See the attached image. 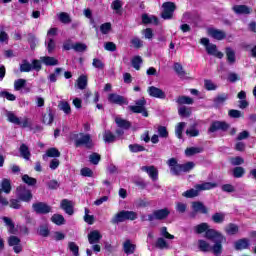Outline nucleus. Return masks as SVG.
Listing matches in <instances>:
<instances>
[{
  "mask_svg": "<svg viewBox=\"0 0 256 256\" xmlns=\"http://www.w3.org/2000/svg\"><path fill=\"white\" fill-rule=\"evenodd\" d=\"M206 239L214 243L213 246L205 240L198 241V247L203 253H213V255L221 256L223 253V243L227 241L221 232L211 229L207 230L205 234Z\"/></svg>",
  "mask_w": 256,
  "mask_h": 256,
  "instance_id": "nucleus-1",
  "label": "nucleus"
},
{
  "mask_svg": "<svg viewBox=\"0 0 256 256\" xmlns=\"http://www.w3.org/2000/svg\"><path fill=\"white\" fill-rule=\"evenodd\" d=\"M167 165L171 173H173V175H181V173H188V171H191V169H193V162L179 164L177 158L168 159Z\"/></svg>",
  "mask_w": 256,
  "mask_h": 256,
  "instance_id": "nucleus-2",
  "label": "nucleus"
},
{
  "mask_svg": "<svg viewBox=\"0 0 256 256\" xmlns=\"http://www.w3.org/2000/svg\"><path fill=\"white\" fill-rule=\"evenodd\" d=\"M6 117L9 121V123H13L14 125H19L23 129H27V127L33 126V122L31 121L30 118L24 117L21 119V118L17 117V115H15V113H13L11 111L6 112Z\"/></svg>",
  "mask_w": 256,
  "mask_h": 256,
  "instance_id": "nucleus-3",
  "label": "nucleus"
},
{
  "mask_svg": "<svg viewBox=\"0 0 256 256\" xmlns=\"http://www.w3.org/2000/svg\"><path fill=\"white\" fill-rule=\"evenodd\" d=\"M201 44L204 45L208 55H211L212 57H217V59H223V52L217 49V45L210 43L208 38H202Z\"/></svg>",
  "mask_w": 256,
  "mask_h": 256,
  "instance_id": "nucleus-4",
  "label": "nucleus"
},
{
  "mask_svg": "<svg viewBox=\"0 0 256 256\" xmlns=\"http://www.w3.org/2000/svg\"><path fill=\"white\" fill-rule=\"evenodd\" d=\"M71 139L75 141L76 147H91V135L85 133L72 134Z\"/></svg>",
  "mask_w": 256,
  "mask_h": 256,
  "instance_id": "nucleus-5",
  "label": "nucleus"
},
{
  "mask_svg": "<svg viewBox=\"0 0 256 256\" xmlns=\"http://www.w3.org/2000/svg\"><path fill=\"white\" fill-rule=\"evenodd\" d=\"M145 105H147V101H145V98H141L135 102V106H128V109L132 113H142L143 117H149Z\"/></svg>",
  "mask_w": 256,
  "mask_h": 256,
  "instance_id": "nucleus-6",
  "label": "nucleus"
},
{
  "mask_svg": "<svg viewBox=\"0 0 256 256\" xmlns=\"http://www.w3.org/2000/svg\"><path fill=\"white\" fill-rule=\"evenodd\" d=\"M16 195L20 199V201H24L25 203H29L31 199H33V194L31 190L27 189L25 186H19L16 189Z\"/></svg>",
  "mask_w": 256,
  "mask_h": 256,
  "instance_id": "nucleus-7",
  "label": "nucleus"
},
{
  "mask_svg": "<svg viewBox=\"0 0 256 256\" xmlns=\"http://www.w3.org/2000/svg\"><path fill=\"white\" fill-rule=\"evenodd\" d=\"M217 187V183L215 182H203L201 184H196L194 186L193 197H197L201 191H209L211 189H215Z\"/></svg>",
  "mask_w": 256,
  "mask_h": 256,
  "instance_id": "nucleus-8",
  "label": "nucleus"
},
{
  "mask_svg": "<svg viewBox=\"0 0 256 256\" xmlns=\"http://www.w3.org/2000/svg\"><path fill=\"white\" fill-rule=\"evenodd\" d=\"M206 33L208 37H212V39H215L216 41H223V39L227 37V33H225V31L214 27L207 28Z\"/></svg>",
  "mask_w": 256,
  "mask_h": 256,
  "instance_id": "nucleus-9",
  "label": "nucleus"
},
{
  "mask_svg": "<svg viewBox=\"0 0 256 256\" xmlns=\"http://www.w3.org/2000/svg\"><path fill=\"white\" fill-rule=\"evenodd\" d=\"M169 213V209L167 208L155 210L152 214L148 215V221H161L163 219H167V217H169Z\"/></svg>",
  "mask_w": 256,
  "mask_h": 256,
  "instance_id": "nucleus-10",
  "label": "nucleus"
},
{
  "mask_svg": "<svg viewBox=\"0 0 256 256\" xmlns=\"http://www.w3.org/2000/svg\"><path fill=\"white\" fill-rule=\"evenodd\" d=\"M229 124L223 121H214L211 123L208 133H217V131H227Z\"/></svg>",
  "mask_w": 256,
  "mask_h": 256,
  "instance_id": "nucleus-11",
  "label": "nucleus"
},
{
  "mask_svg": "<svg viewBox=\"0 0 256 256\" xmlns=\"http://www.w3.org/2000/svg\"><path fill=\"white\" fill-rule=\"evenodd\" d=\"M163 12H162V19H171L173 17V13L175 12V3L173 2H166L162 5Z\"/></svg>",
  "mask_w": 256,
  "mask_h": 256,
  "instance_id": "nucleus-12",
  "label": "nucleus"
},
{
  "mask_svg": "<svg viewBox=\"0 0 256 256\" xmlns=\"http://www.w3.org/2000/svg\"><path fill=\"white\" fill-rule=\"evenodd\" d=\"M33 210L35 213L45 215L47 213H51V206L47 205L43 202H37L32 205Z\"/></svg>",
  "mask_w": 256,
  "mask_h": 256,
  "instance_id": "nucleus-13",
  "label": "nucleus"
},
{
  "mask_svg": "<svg viewBox=\"0 0 256 256\" xmlns=\"http://www.w3.org/2000/svg\"><path fill=\"white\" fill-rule=\"evenodd\" d=\"M141 171L147 173L152 181H157L159 179V170H157L155 166H142Z\"/></svg>",
  "mask_w": 256,
  "mask_h": 256,
  "instance_id": "nucleus-14",
  "label": "nucleus"
},
{
  "mask_svg": "<svg viewBox=\"0 0 256 256\" xmlns=\"http://www.w3.org/2000/svg\"><path fill=\"white\" fill-rule=\"evenodd\" d=\"M108 101L110 103H114L115 105H129V102L125 97L115 93L109 94Z\"/></svg>",
  "mask_w": 256,
  "mask_h": 256,
  "instance_id": "nucleus-15",
  "label": "nucleus"
},
{
  "mask_svg": "<svg viewBox=\"0 0 256 256\" xmlns=\"http://www.w3.org/2000/svg\"><path fill=\"white\" fill-rule=\"evenodd\" d=\"M148 94L150 95V97H155L156 99H165L167 97L165 95V92H163V90L155 86H150L148 88Z\"/></svg>",
  "mask_w": 256,
  "mask_h": 256,
  "instance_id": "nucleus-16",
  "label": "nucleus"
},
{
  "mask_svg": "<svg viewBox=\"0 0 256 256\" xmlns=\"http://www.w3.org/2000/svg\"><path fill=\"white\" fill-rule=\"evenodd\" d=\"M55 117L53 116V110L51 107L46 108V112L42 113V123L44 125H51Z\"/></svg>",
  "mask_w": 256,
  "mask_h": 256,
  "instance_id": "nucleus-17",
  "label": "nucleus"
},
{
  "mask_svg": "<svg viewBox=\"0 0 256 256\" xmlns=\"http://www.w3.org/2000/svg\"><path fill=\"white\" fill-rule=\"evenodd\" d=\"M73 207H75V204L73 203V201H70L68 199H63L61 201V209H63V211H65L67 215H73L74 213Z\"/></svg>",
  "mask_w": 256,
  "mask_h": 256,
  "instance_id": "nucleus-18",
  "label": "nucleus"
},
{
  "mask_svg": "<svg viewBox=\"0 0 256 256\" xmlns=\"http://www.w3.org/2000/svg\"><path fill=\"white\" fill-rule=\"evenodd\" d=\"M193 213H201L202 215H207L209 213V208L203 204V202H193Z\"/></svg>",
  "mask_w": 256,
  "mask_h": 256,
  "instance_id": "nucleus-19",
  "label": "nucleus"
},
{
  "mask_svg": "<svg viewBox=\"0 0 256 256\" xmlns=\"http://www.w3.org/2000/svg\"><path fill=\"white\" fill-rule=\"evenodd\" d=\"M101 239H103V236L101 235V232H99V230L91 231L88 234V241H89L90 245H95V244L99 243V241H101Z\"/></svg>",
  "mask_w": 256,
  "mask_h": 256,
  "instance_id": "nucleus-20",
  "label": "nucleus"
},
{
  "mask_svg": "<svg viewBox=\"0 0 256 256\" xmlns=\"http://www.w3.org/2000/svg\"><path fill=\"white\" fill-rule=\"evenodd\" d=\"M232 9H233L234 13H236V15H249V14H251V11H253L247 5H235V6H233Z\"/></svg>",
  "mask_w": 256,
  "mask_h": 256,
  "instance_id": "nucleus-21",
  "label": "nucleus"
},
{
  "mask_svg": "<svg viewBox=\"0 0 256 256\" xmlns=\"http://www.w3.org/2000/svg\"><path fill=\"white\" fill-rule=\"evenodd\" d=\"M40 61L47 67H55V65H59V60L51 56H42L40 57Z\"/></svg>",
  "mask_w": 256,
  "mask_h": 256,
  "instance_id": "nucleus-22",
  "label": "nucleus"
},
{
  "mask_svg": "<svg viewBox=\"0 0 256 256\" xmlns=\"http://www.w3.org/2000/svg\"><path fill=\"white\" fill-rule=\"evenodd\" d=\"M0 189L3 193H6V195H9V193H11V180L4 178L2 179V181L0 182Z\"/></svg>",
  "mask_w": 256,
  "mask_h": 256,
  "instance_id": "nucleus-23",
  "label": "nucleus"
},
{
  "mask_svg": "<svg viewBox=\"0 0 256 256\" xmlns=\"http://www.w3.org/2000/svg\"><path fill=\"white\" fill-rule=\"evenodd\" d=\"M48 157L57 158L61 157V152L57 148H50L46 151V153L42 156L44 161H47Z\"/></svg>",
  "mask_w": 256,
  "mask_h": 256,
  "instance_id": "nucleus-24",
  "label": "nucleus"
},
{
  "mask_svg": "<svg viewBox=\"0 0 256 256\" xmlns=\"http://www.w3.org/2000/svg\"><path fill=\"white\" fill-rule=\"evenodd\" d=\"M192 113L193 110L191 109V107L178 106V115H180L182 118L191 117Z\"/></svg>",
  "mask_w": 256,
  "mask_h": 256,
  "instance_id": "nucleus-25",
  "label": "nucleus"
},
{
  "mask_svg": "<svg viewBox=\"0 0 256 256\" xmlns=\"http://www.w3.org/2000/svg\"><path fill=\"white\" fill-rule=\"evenodd\" d=\"M176 103L179 107H185V105H191L193 103V99L188 96H179L176 99Z\"/></svg>",
  "mask_w": 256,
  "mask_h": 256,
  "instance_id": "nucleus-26",
  "label": "nucleus"
},
{
  "mask_svg": "<svg viewBox=\"0 0 256 256\" xmlns=\"http://www.w3.org/2000/svg\"><path fill=\"white\" fill-rule=\"evenodd\" d=\"M135 248L136 246L131 243V240H126L123 244L124 253H126V255H133Z\"/></svg>",
  "mask_w": 256,
  "mask_h": 256,
  "instance_id": "nucleus-27",
  "label": "nucleus"
},
{
  "mask_svg": "<svg viewBox=\"0 0 256 256\" xmlns=\"http://www.w3.org/2000/svg\"><path fill=\"white\" fill-rule=\"evenodd\" d=\"M58 109L63 111L65 115H71V105L65 100H62L58 103Z\"/></svg>",
  "mask_w": 256,
  "mask_h": 256,
  "instance_id": "nucleus-28",
  "label": "nucleus"
},
{
  "mask_svg": "<svg viewBox=\"0 0 256 256\" xmlns=\"http://www.w3.org/2000/svg\"><path fill=\"white\" fill-rule=\"evenodd\" d=\"M227 99H229V94H219L214 98V104L216 105V107H221V105L225 104V101H227Z\"/></svg>",
  "mask_w": 256,
  "mask_h": 256,
  "instance_id": "nucleus-29",
  "label": "nucleus"
},
{
  "mask_svg": "<svg viewBox=\"0 0 256 256\" xmlns=\"http://www.w3.org/2000/svg\"><path fill=\"white\" fill-rule=\"evenodd\" d=\"M224 231L227 235H237L239 233V226L230 223L225 227Z\"/></svg>",
  "mask_w": 256,
  "mask_h": 256,
  "instance_id": "nucleus-30",
  "label": "nucleus"
},
{
  "mask_svg": "<svg viewBox=\"0 0 256 256\" xmlns=\"http://www.w3.org/2000/svg\"><path fill=\"white\" fill-rule=\"evenodd\" d=\"M249 247V240L244 238L235 242V250L242 251V249H247Z\"/></svg>",
  "mask_w": 256,
  "mask_h": 256,
  "instance_id": "nucleus-31",
  "label": "nucleus"
},
{
  "mask_svg": "<svg viewBox=\"0 0 256 256\" xmlns=\"http://www.w3.org/2000/svg\"><path fill=\"white\" fill-rule=\"evenodd\" d=\"M115 123H116L117 127H120V129H129L131 127V122L127 121L123 118L117 117L115 119Z\"/></svg>",
  "mask_w": 256,
  "mask_h": 256,
  "instance_id": "nucleus-32",
  "label": "nucleus"
},
{
  "mask_svg": "<svg viewBox=\"0 0 256 256\" xmlns=\"http://www.w3.org/2000/svg\"><path fill=\"white\" fill-rule=\"evenodd\" d=\"M20 155L21 157H23V159H26V161H29V159H31V152L29 151V147H27V145L22 144L20 146Z\"/></svg>",
  "mask_w": 256,
  "mask_h": 256,
  "instance_id": "nucleus-33",
  "label": "nucleus"
},
{
  "mask_svg": "<svg viewBox=\"0 0 256 256\" xmlns=\"http://www.w3.org/2000/svg\"><path fill=\"white\" fill-rule=\"evenodd\" d=\"M226 57H227L228 63L230 65H233V63H235V61H236L235 50H233L231 47H227L226 48Z\"/></svg>",
  "mask_w": 256,
  "mask_h": 256,
  "instance_id": "nucleus-34",
  "label": "nucleus"
},
{
  "mask_svg": "<svg viewBox=\"0 0 256 256\" xmlns=\"http://www.w3.org/2000/svg\"><path fill=\"white\" fill-rule=\"evenodd\" d=\"M142 23L149 24L152 23L153 25L159 24V19L155 16H149L147 14L142 15Z\"/></svg>",
  "mask_w": 256,
  "mask_h": 256,
  "instance_id": "nucleus-35",
  "label": "nucleus"
},
{
  "mask_svg": "<svg viewBox=\"0 0 256 256\" xmlns=\"http://www.w3.org/2000/svg\"><path fill=\"white\" fill-rule=\"evenodd\" d=\"M123 8V2L121 0H114L111 4V9L115 11L117 15H121V9Z\"/></svg>",
  "mask_w": 256,
  "mask_h": 256,
  "instance_id": "nucleus-36",
  "label": "nucleus"
},
{
  "mask_svg": "<svg viewBox=\"0 0 256 256\" xmlns=\"http://www.w3.org/2000/svg\"><path fill=\"white\" fill-rule=\"evenodd\" d=\"M22 181L23 183H25L26 185H29V187H35V185H37V179L30 177L27 174H24L22 176Z\"/></svg>",
  "mask_w": 256,
  "mask_h": 256,
  "instance_id": "nucleus-37",
  "label": "nucleus"
},
{
  "mask_svg": "<svg viewBox=\"0 0 256 256\" xmlns=\"http://www.w3.org/2000/svg\"><path fill=\"white\" fill-rule=\"evenodd\" d=\"M2 220L4 221L6 227H8V231L9 233L14 234L15 233V224L13 223V220H11V218L9 217H2Z\"/></svg>",
  "mask_w": 256,
  "mask_h": 256,
  "instance_id": "nucleus-38",
  "label": "nucleus"
},
{
  "mask_svg": "<svg viewBox=\"0 0 256 256\" xmlns=\"http://www.w3.org/2000/svg\"><path fill=\"white\" fill-rule=\"evenodd\" d=\"M20 71L21 73H29V71H33V65L29 61L24 60L20 65Z\"/></svg>",
  "mask_w": 256,
  "mask_h": 256,
  "instance_id": "nucleus-39",
  "label": "nucleus"
},
{
  "mask_svg": "<svg viewBox=\"0 0 256 256\" xmlns=\"http://www.w3.org/2000/svg\"><path fill=\"white\" fill-rule=\"evenodd\" d=\"M212 221L214 223H218L221 224L225 221V213L223 212H217L215 214L212 215Z\"/></svg>",
  "mask_w": 256,
  "mask_h": 256,
  "instance_id": "nucleus-40",
  "label": "nucleus"
},
{
  "mask_svg": "<svg viewBox=\"0 0 256 256\" xmlns=\"http://www.w3.org/2000/svg\"><path fill=\"white\" fill-rule=\"evenodd\" d=\"M128 149L131 153H141V152L145 151L144 146L141 144H130L128 146Z\"/></svg>",
  "mask_w": 256,
  "mask_h": 256,
  "instance_id": "nucleus-41",
  "label": "nucleus"
},
{
  "mask_svg": "<svg viewBox=\"0 0 256 256\" xmlns=\"http://www.w3.org/2000/svg\"><path fill=\"white\" fill-rule=\"evenodd\" d=\"M123 221H125V216L123 214V211L118 212L112 219H111V223H113V225H117L118 223H123Z\"/></svg>",
  "mask_w": 256,
  "mask_h": 256,
  "instance_id": "nucleus-42",
  "label": "nucleus"
},
{
  "mask_svg": "<svg viewBox=\"0 0 256 256\" xmlns=\"http://www.w3.org/2000/svg\"><path fill=\"white\" fill-rule=\"evenodd\" d=\"M122 213L124 215V221H135V219H137V214L134 211H125L122 210Z\"/></svg>",
  "mask_w": 256,
  "mask_h": 256,
  "instance_id": "nucleus-43",
  "label": "nucleus"
},
{
  "mask_svg": "<svg viewBox=\"0 0 256 256\" xmlns=\"http://www.w3.org/2000/svg\"><path fill=\"white\" fill-rule=\"evenodd\" d=\"M27 85V80L20 78L14 81V91H21Z\"/></svg>",
  "mask_w": 256,
  "mask_h": 256,
  "instance_id": "nucleus-44",
  "label": "nucleus"
},
{
  "mask_svg": "<svg viewBox=\"0 0 256 256\" xmlns=\"http://www.w3.org/2000/svg\"><path fill=\"white\" fill-rule=\"evenodd\" d=\"M52 223H55V225H63L65 223V218L61 214H54L51 217Z\"/></svg>",
  "mask_w": 256,
  "mask_h": 256,
  "instance_id": "nucleus-45",
  "label": "nucleus"
},
{
  "mask_svg": "<svg viewBox=\"0 0 256 256\" xmlns=\"http://www.w3.org/2000/svg\"><path fill=\"white\" fill-rule=\"evenodd\" d=\"M211 229H209V224H207V223H201L200 225H197L196 227H195V231H196V233H199V234H201V233H207V231H210Z\"/></svg>",
  "mask_w": 256,
  "mask_h": 256,
  "instance_id": "nucleus-46",
  "label": "nucleus"
},
{
  "mask_svg": "<svg viewBox=\"0 0 256 256\" xmlns=\"http://www.w3.org/2000/svg\"><path fill=\"white\" fill-rule=\"evenodd\" d=\"M141 63H143V59L141 58V56H135L132 59V67L136 69V71H139V69H141Z\"/></svg>",
  "mask_w": 256,
  "mask_h": 256,
  "instance_id": "nucleus-47",
  "label": "nucleus"
},
{
  "mask_svg": "<svg viewBox=\"0 0 256 256\" xmlns=\"http://www.w3.org/2000/svg\"><path fill=\"white\" fill-rule=\"evenodd\" d=\"M48 53H53L55 50V40L53 38H47L45 41Z\"/></svg>",
  "mask_w": 256,
  "mask_h": 256,
  "instance_id": "nucleus-48",
  "label": "nucleus"
},
{
  "mask_svg": "<svg viewBox=\"0 0 256 256\" xmlns=\"http://www.w3.org/2000/svg\"><path fill=\"white\" fill-rule=\"evenodd\" d=\"M186 125L187 124L185 122H180L177 124L175 133H176V137H178V139L182 138L183 129H185Z\"/></svg>",
  "mask_w": 256,
  "mask_h": 256,
  "instance_id": "nucleus-49",
  "label": "nucleus"
},
{
  "mask_svg": "<svg viewBox=\"0 0 256 256\" xmlns=\"http://www.w3.org/2000/svg\"><path fill=\"white\" fill-rule=\"evenodd\" d=\"M243 175H245V168H243V167H235L233 169V176L236 179H241V177H243Z\"/></svg>",
  "mask_w": 256,
  "mask_h": 256,
  "instance_id": "nucleus-50",
  "label": "nucleus"
},
{
  "mask_svg": "<svg viewBox=\"0 0 256 256\" xmlns=\"http://www.w3.org/2000/svg\"><path fill=\"white\" fill-rule=\"evenodd\" d=\"M204 87L207 91H216L217 84L211 80H204Z\"/></svg>",
  "mask_w": 256,
  "mask_h": 256,
  "instance_id": "nucleus-51",
  "label": "nucleus"
},
{
  "mask_svg": "<svg viewBox=\"0 0 256 256\" xmlns=\"http://www.w3.org/2000/svg\"><path fill=\"white\" fill-rule=\"evenodd\" d=\"M78 89H85L87 87V76H80L77 80Z\"/></svg>",
  "mask_w": 256,
  "mask_h": 256,
  "instance_id": "nucleus-52",
  "label": "nucleus"
},
{
  "mask_svg": "<svg viewBox=\"0 0 256 256\" xmlns=\"http://www.w3.org/2000/svg\"><path fill=\"white\" fill-rule=\"evenodd\" d=\"M103 137L105 143H115V136L111 131H105Z\"/></svg>",
  "mask_w": 256,
  "mask_h": 256,
  "instance_id": "nucleus-53",
  "label": "nucleus"
},
{
  "mask_svg": "<svg viewBox=\"0 0 256 256\" xmlns=\"http://www.w3.org/2000/svg\"><path fill=\"white\" fill-rule=\"evenodd\" d=\"M155 247H157V249H169V245L167 244V241H165L163 238L157 239Z\"/></svg>",
  "mask_w": 256,
  "mask_h": 256,
  "instance_id": "nucleus-54",
  "label": "nucleus"
},
{
  "mask_svg": "<svg viewBox=\"0 0 256 256\" xmlns=\"http://www.w3.org/2000/svg\"><path fill=\"white\" fill-rule=\"evenodd\" d=\"M58 19L59 21H61V23H71V17L67 14V12H62L58 15Z\"/></svg>",
  "mask_w": 256,
  "mask_h": 256,
  "instance_id": "nucleus-55",
  "label": "nucleus"
},
{
  "mask_svg": "<svg viewBox=\"0 0 256 256\" xmlns=\"http://www.w3.org/2000/svg\"><path fill=\"white\" fill-rule=\"evenodd\" d=\"M100 31L102 35H108V33L111 31V23L106 22L100 26Z\"/></svg>",
  "mask_w": 256,
  "mask_h": 256,
  "instance_id": "nucleus-56",
  "label": "nucleus"
},
{
  "mask_svg": "<svg viewBox=\"0 0 256 256\" xmlns=\"http://www.w3.org/2000/svg\"><path fill=\"white\" fill-rule=\"evenodd\" d=\"M0 96L3 97L4 99H7V101H15L17 99V96L7 91L0 92Z\"/></svg>",
  "mask_w": 256,
  "mask_h": 256,
  "instance_id": "nucleus-57",
  "label": "nucleus"
},
{
  "mask_svg": "<svg viewBox=\"0 0 256 256\" xmlns=\"http://www.w3.org/2000/svg\"><path fill=\"white\" fill-rule=\"evenodd\" d=\"M174 71L179 77H185V71H183V66L180 63H174Z\"/></svg>",
  "mask_w": 256,
  "mask_h": 256,
  "instance_id": "nucleus-58",
  "label": "nucleus"
},
{
  "mask_svg": "<svg viewBox=\"0 0 256 256\" xmlns=\"http://www.w3.org/2000/svg\"><path fill=\"white\" fill-rule=\"evenodd\" d=\"M72 49H74V51H77L78 53H83V51L87 49V45L83 43H76L72 45Z\"/></svg>",
  "mask_w": 256,
  "mask_h": 256,
  "instance_id": "nucleus-59",
  "label": "nucleus"
},
{
  "mask_svg": "<svg viewBox=\"0 0 256 256\" xmlns=\"http://www.w3.org/2000/svg\"><path fill=\"white\" fill-rule=\"evenodd\" d=\"M89 159L90 163H92L93 165H99V162L101 161V155L93 153L89 156Z\"/></svg>",
  "mask_w": 256,
  "mask_h": 256,
  "instance_id": "nucleus-60",
  "label": "nucleus"
},
{
  "mask_svg": "<svg viewBox=\"0 0 256 256\" xmlns=\"http://www.w3.org/2000/svg\"><path fill=\"white\" fill-rule=\"evenodd\" d=\"M176 211L178 213H185V211H187V203H185V202H176Z\"/></svg>",
  "mask_w": 256,
  "mask_h": 256,
  "instance_id": "nucleus-61",
  "label": "nucleus"
},
{
  "mask_svg": "<svg viewBox=\"0 0 256 256\" xmlns=\"http://www.w3.org/2000/svg\"><path fill=\"white\" fill-rule=\"evenodd\" d=\"M221 190L224 191V193H235V186L231 184H224L221 186Z\"/></svg>",
  "mask_w": 256,
  "mask_h": 256,
  "instance_id": "nucleus-62",
  "label": "nucleus"
},
{
  "mask_svg": "<svg viewBox=\"0 0 256 256\" xmlns=\"http://www.w3.org/2000/svg\"><path fill=\"white\" fill-rule=\"evenodd\" d=\"M92 65H93V67H95V69H104L105 68V64L103 63V61H101L98 58L93 59Z\"/></svg>",
  "mask_w": 256,
  "mask_h": 256,
  "instance_id": "nucleus-63",
  "label": "nucleus"
},
{
  "mask_svg": "<svg viewBox=\"0 0 256 256\" xmlns=\"http://www.w3.org/2000/svg\"><path fill=\"white\" fill-rule=\"evenodd\" d=\"M82 177H93V170L91 168L85 167L80 171Z\"/></svg>",
  "mask_w": 256,
  "mask_h": 256,
  "instance_id": "nucleus-64",
  "label": "nucleus"
}]
</instances>
